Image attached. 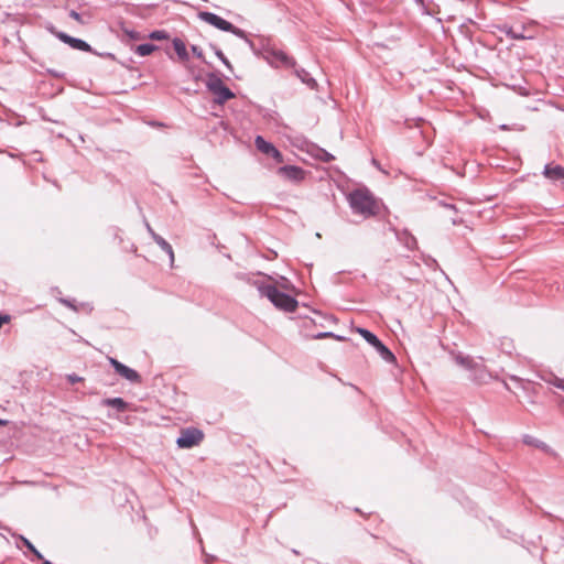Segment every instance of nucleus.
<instances>
[{
  "mask_svg": "<svg viewBox=\"0 0 564 564\" xmlns=\"http://www.w3.org/2000/svg\"><path fill=\"white\" fill-rule=\"evenodd\" d=\"M349 203L355 213L364 217L376 216L380 212V202L368 189H356L349 195Z\"/></svg>",
  "mask_w": 564,
  "mask_h": 564,
  "instance_id": "f257e3e1",
  "label": "nucleus"
},
{
  "mask_svg": "<svg viewBox=\"0 0 564 564\" xmlns=\"http://www.w3.org/2000/svg\"><path fill=\"white\" fill-rule=\"evenodd\" d=\"M263 294L280 310L293 312L297 306V302L292 296L282 293L273 285L262 289Z\"/></svg>",
  "mask_w": 564,
  "mask_h": 564,
  "instance_id": "f03ea898",
  "label": "nucleus"
},
{
  "mask_svg": "<svg viewBox=\"0 0 564 564\" xmlns=\"http://www.w3.org/2000/svg\"><path fill=\"white\" fill-rule=\"evenodd\" d=\"M204 437L205 435L202 430L196 427H186L181 430L176 444L181 448H192L194 446H198L203 442Z\"/></svg>",
  "mask_w": 564,
  "mask_h": 564,
  "instance_id": "7ed1b4c3",
  "label": "nucleus"
},
{
  "mask_svg": "<svg viewBox=\"0 0 564 564\" xmlns=\"http://www.w3.org/2000/svg\"><path fill=\"white\" fill-rule=\"evenodd\" d=\"M207 87L216 96L215 101L218 104H224L235 97L234 93L216 76L208 78Z\"/></svg>",
  "mask_w": 564,
  "mask_h": 564,
  "instance_id": "20e7f679",
  "label": "nucleus"
},
{
  "mask_svg": "<svg viewBox=\"0 0 564 564\" xmlns=\"http://www.w3.org/2000/svg\"><path fill=\"white\" fill-rule=\"evenodd\" d=\"M267 59L275 67L291 68L295 66V61L289 56L285 52L280 50H273L268 53Z\"/></svg>",
  "mask_w": 564,
  "mask_h": 564,
  "instance_id": "39448f33",
  "label": "nucleus"
},
{
  "mask_svg": "<svg viewBox=\"0 0 564 564\" xmlns=\"http://www.w3.org/2000/svg\"><path fill=\"white\" fill-rule=\"evenodd\" d=\"M199 18L203 21H205L206 23H208L210 25H214L215 28H217L219 30L227 31V32H234L235 31V26L230 22L224 20L223 18L218 17L215 13H212V12H200L199 13Z\"/></svg>",
  "mask_w": 564,
  "mask_h": 564,
  "instance_id": "423d86ee",
  "label": "nucleus"
},
{
  "mask_svg": "<svg viewBox=\"0 0 564 564\" xmlns=\"http://www.w3.org/2000/svg\"><path fill=\"white\" fill-rule=\"evenodd\" d=\"M109 361L112 365V367L115 368L116 372L118 375H120L122 378H124L128 381L133 382V383L141 382V377L135 370L124 366L123 364L119 362L115 358H109Z\"/></svg>",
  "mask_w": 564,
  "mask_h": 564,
  "instance_id": "0eeeda50",
  "label": "nucleus"
},
{
  "mask_svg": "<svg viewBox=\"0 0 564 564\" xmlns=\"http://www.w3.org/2000/svg\"><path fill=\"white\" fill-rule=\"evenodd\" d=\"M53 33L62 42L68 44L70 47H73L75 50H79V51H84V52H91L90 45L88 43H86L85 41H83V40H79V39H76V37H72L68 34L64 33V32H54L53 31Z\"/></svg>",
  "mask_w": 564,
  "mask_h": 564,
  "instance_id": "6e6552de",
  "label": "nucleus"
},
{
  "mask_svg": "<svg viewBox=\"0 0 564 564\" xmlns=\"http://www.w3.org/2000/svg\"><path fill=\"white\" fill-rule=\"evenodd\" d=\"M279 174L290 181L299 182L304 177V171L301 167L286 165L279 169Z\"/></svg>",
  "mask_w": 564,
  "mask_h": 564,
  "instance_id": "1a4fd4ad",
  "label": "nucleus"
},
{
  "mask_svg": "<svg viewBox=\"0 0 564 564\" xmlns=\"http://www.w3.org/2000/svg\"><path fill=\"white\" fill-rule=\"evenodd\" d=\"M173 47L176 52L178 62L186 64L189 59V54L187 52V48L185 46V43L180 39L173 40Z\"/></svg>",
  "mask_w": 564,
  "mask_h": 564,
  "instance_id": "9d476101",
  "label": "nucleus"
},
{
  "mask_svg": "<svg viewBox=\"0 0 564 564\" xmlns=\"http://www.w3.org/2000/svg\"><path fill=\"white\" fill-rule=\"evenodd\" d=\"M544 174L551 180H564V167L560 165H546Z\"/></svg>",
  "mask_w": 564,
  "mask_h": 564,
  "instance_id": "9b49d317",
  "label": "nucleus"
},
{
  "mask_svg": "<svg viewBox=\"0 0 564 564\" xmlns=\"http://www.w3.org/2000/svg\"><path fill=\"white\" fill-rule=\"evenodd\" d=\"M154 241L165 251L169 253L171 262H174V251L172 246L161 236H159L155 232H152Z\"/></svg>",
  "mask_w": 564,
  "mask_h": 564,
  "instance_id": "f8f14e48",
  "label": "nucleus"
},
{
  "mask_svg": "<svg viewBox=\"0 0 564 564\" xmlns=\"http://www.w3.org/2000/svg\"><path fill=\"white\" fill-rule=\"evenodd\" d=\"M356 332L359 335H361L371 346L376 347L377 345H379L380 340L378 339V337L368 329L357 328Z\"/></svg>",
  "mask_w": 564,
  "mask_h": 564,
  "instance_id": "ddd939ff",
  "label": "nucleus"
},
{
  "mask_svg": "<svg viewBox=\"0 0 564 564\" xmlns=\"http://www.w3.org/2000/svg\"><path fill=\"white\" fill-rule=\"evenodd\" d=\"M104 404L116 408L119 411H124L127 409V403L121 398L106 399L104 400Z\"/></svg>",
  "mask_w": 564,
  "mask_h": 564,
  "instance_id": "4468645a",
  "label": "nucleus"
},
{
  "mask_svg": "<svg viewBox=\"0 0 564 564\" xmlns=\"http://www.w3.org/2000/svg\"><path fill=\"white\" fill-rule=\"evenodd\" d=\"M256 147L259 151L270 154V151H273V144L267 142L262 137L258 135L256 138Z\"/></svg>",
  "mask_w": 564,
  "mask_h": 564,
  "instance_id": "2eb2a0df",
  "label": "nucleus"
},
{
  "mask_svg": "<svg viewBox=\"0 0 564 564\" xmlns=\"http://www.w3.org/2000/svg\"><path fill=\"white\" fill-rule=\"evenodd\" d=\"M156 50V46L153 44H141L135 46L134 52L140 56H148L152 54Z\"/></svg>",
  "mask_w": 564,
  "mask_h": 564,
  "instance_id": "dca6fc26",
  "label": "nucleus"
},
{
  "mask_svg": "<svg viewBox=\"0 0 564 564\" xmlns=\"http://www.w3.org/2000/svg\"><path fill=\"white\" fill-rule=\"evenodd\" d=\"M378 352L381 355V357L387 361H393L394 356L393 354L381 343L379 341V345L375 347Z\"/></svg>",
  "mask_w": 564,
  "mask_h": 564,
  "instance_id": "f3484780",
  "label": "nucleus"
},
{
  "mask_svg": "<svg viewBox=\"0 0 564 564\" xmlns=\"http://www.w3.org/2000/svg\"><path fill=\"white\" fill-rule=\"evenodd\" d=\"M149 37L151 40L162 41V40H166L169 37V35L165 31H153L152 33H150Z\"/></svg>",
  "mask_w": 564,
  "mask_h": 564,
  "instance_id": "a211bd4d",
  "label": "nucleus"
},
{
  "mask_svg": "<svg viewBox=\"0 0 564 564\" xmlns=\"http://www.w3.org/2000/svg\"><path fill=\"white\" fill-rule=\"evenodd\" d=\"M123 33H124V35H127L130 40H133V41H139V40L144 39V36H143V35H141L139 32H135V31H132V30L123 29Z\"/></svg>",
  "mask_w": 564,
  "mask_h": 564,
  "instance_id": "6ab92c4d",
  "label": "nucleus"
},
{
  "mask_svg": "<svg viewBox=\"0 0 564 564\" xmlns=\"http://www.w3.org/2000/svg\"><path fill=\"white\" fill-rule=\"evenodd\" d=\"M296 74H297V76H299L303 82H305V83H307V84H311V83H312V84H314V83H315L313 78H308V79H306V77L308 76V74H307L304 69L296 70Z\"/></svg>",
  "mask_w": 564,
  "mask_h": 564,
  "instance_id": "aec40b11",
  "label": "nucleus"
},
{
  "mask_svg": "<svg viewBox=\"0 0 564 564\" xmlns=\"http://www.w3.org/2000/svg\"><path fill=\"white\" fill-rule=\"evenodd\" d=\"M269 155H272L276 161L282 162V154L280 153V151L278 149H275L274 145H273V151H270Z\"/></svg>",
  "mask_w": 564,
  "mask_h": 564,
  "instance_id": "412c9836",
  "label": "nucleus"
},
{
  "mask_svg": "<svg viewBox=\"0 0 564 564\" xmlns=\"http://www.w3.org/2000/svg\"><path fill=\"white\" fill-rule=\"evenodd\" d=\"M69 17L76 20L78 23L84 24V20L82 19V15L77 13L76 11H70Z\"/></svg>",
  "mask_w": 564,
  "mask_h": 564,
  "instance_id": "4be33fe9",
  "label": "nucleus"
},
{
  "mask_svg": "<svg viewBox=\"0 0 564 564\" xmlns=\"http://www.w3.org/2000/svg\"><path fill=\"white\" fill-rule=\"evenodd\" d=\"M11 316L6 314H0V328L4 325L10 323Z\"/></svg>",
  "mask_w": 564,
  "mask_h": 564,
  "instance_id": "5701e85b",
  "label": "nucleus"
},
{
  "mask_svg": "<svg viewBox=\"0 0 564 564\" xmlns=\"http://www.w3.org/2000/svg\"><path fill=\"white\" fill-rule=\"evenodd\" d=\"M315 338H336V336L333 333H321ZM337 339H340V337H337Z\"/></svg>",
  "mask_w": 564,
  "mask_h": 564,
  "instance_id": "b1692460",
  "label": "nucleus"
},
{
  "mask_svg": "<svg viewBox=\"0 0 564 564\" xmlns=\"http://www.w3.org/2000/svg\"><path fill=\"white\" fill-rule=\"evenodd\" d=\"M192 52L194 55H196L198 58L203 57V51L197 46H192Z\"/></svg>",
  "mask_w": 564,
  "mask_h": 564,
  "instance_id": "393cba45",
  "label": "nucleus"
},
{
  "mask_svg": "<svg viewBox=\"0 0 564 564\" xmlns=\"http://www.w3.org/2000/svg\"><path fill=\"white\" fill-rule=\"evenodd\" d=\"M68 380L70 381V383H75V382L82 381L83 378L75 376V375H70V376H68Z\"/></svg>",
  "mask_w": 564,
  "mask_h": 564,
  "instance_id": "a878e982",
  "label": "nucleus"
},
{
  "mask_svg": "<svg viewBox=\"0 0 564 564\" xmlns=\"http://www.w3.org/2000/svg\"><path fill=\"white\" fill-rule=\"evenodd\" d=\"M23 542H24L25 546H26L30 551L35 552V550H36V549L34 547V545H33L29 540L23 539Z\"/></svg>",
  "mask_w": 564,
  "mask_h": 564,
  "instance_id": "bb28decb",
  "label": "nucleus"
},
{
  "mask_svg": "<svg viewBox=\"0 0 564 564\" xmlns=\"http://www.w3.org/2000/svg\"><path fill=\"white\" fill-rule=\"evenodd\" d=\"M554 384H555L557 388H560V389L564 390V380H562V379H555Z\"/></svg>",
  "mask_w": 564,
  "mask_h": 564,
  "instance_id": "cd10ccee",
  "label": "nucleus"
},
{
  "mask_svg": "<svg viewBox=\"0 0 564 564\" xmlns=\"http://www.w3.org/2000/svg\"><path fill=\"white\" fill-rule=\"evenodd\" d=\"M8 423H9V422H8L7 420H2V419H0V425H1V426H6V425H8Z\"/></svg>",
  "mask_w": 564,
  "mask_h": 564,
  "instance_id": "c85d7f7f",
  "label": "nucleus"
},
{
  "mask_svg": "<svg viewBox=\"0 0 564 564\" xmlns=\"http://www.w3.org/2000/svg\"><path fill=\"white\" fill-rule=\"evenodd\" d=\"M33 553L35 554V556L37 558H43L42 554L37 550H35V552H33Z\"/></svg>",
  "mask_w": 564,
  "mask_h": 564,
  "instance_id": "c756f323",
  "label": "nucleus"
}]
</instances>
